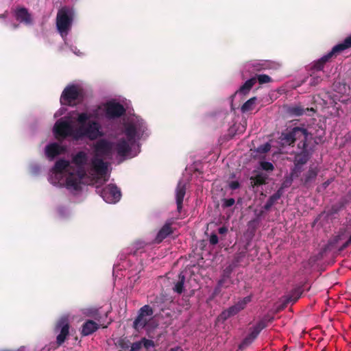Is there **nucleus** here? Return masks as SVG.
I'll return each instance as SVG.
<instances>
[{
    "instance_id": "nucleus-23",
    "label": "nucleus",
    "mask_w": 351,
    "mask_h": 351,
    "mask_svg": "<svg viewBox=\"0 0 351 351\" xmlns=\"http://www.w3.org/2000/svg\"><path fill=\"white\" fill-rule=\"evenodd\" d=\"M274 320V317L270 315H266L260 321H258L255 326L252 327L255 331L260 334L261 331L265 328L269 323H271Z\"/></svg>"
},
{
    "instance_id": "nucleus-26",
    "label": "nucleus",
    "mask_w": 351,
    "mask_h": 351,
    "mask_svg": "<svg viewBox=\"0 0 351 351\" xmlns=\"http://www.w3.org/2000/svg\"><path fill=\"white\" fill-rule=\"evenodd\" d=\"M302 293V288L298 287L294 288L289 294L287 298L288 302L295 303L300 298Z\"/></svg>"
},
{
    "instance_id": "nucleus-39",
    "label": "nucleus",
    "mask_w": 351,
    "mask_h": 351,
    "mask_svg": "<svg viewBox=\"0 0 351 351\" xmlns=\"http://www.w3.org/2000/svg\"><path fill=\"white\" fill-rule=\"evenodd\" d=\"M146 245L145 243L143 241H136L134 243V252L132 254L134 255H137L138 252L143 250Z\"/></svg>"
},
{
    "instance_id": "nucleus-1",
    "label": "nucleus",
    "mask_w": 351,
    "mask_h": 351,
    "mask_svg": "<svg viewBox=\"0 0 351 351\" xmlns=\"http://www.w3.org/2000/svg\"><path fill=\"white\" fill-rule=\"evenodd\" d=\"M309 136L308 130L303 127H294L281 133L280 140L282 145L293 146L296 141H300L298 147L301 152L295 154L293 162L297 165H304L309 160L307 151V140Z\"/></svg>"
},
{
    "instance_id": "nucleus-35",
    "label": "nucleus",
    "mask_w": 351,
    "mask_h": 351,
    "mask_svg": "<svg viewBox=\"0 0 351 351\" xmlns=\"http://www.w3.org/2000/svg\"><path fill=\"white\" fill-rule=\"evenodd\" d=\"M246 252L245 251L239 252L234 254V258L232 261L231 264L236 267L238 265L243 261V259L245 257Z\"/></svg>"
},
{
    "instance_id": "nucleus-57",
    "label": "nucleus",
    "mask_w": 351,
    "mask_h": 351,
    "mask_svg": "<svg viewBox=\"0 0 351 351\" xmlns=\"http://www.w3.org/2000/svg\"><path fill=\"white\" fill-rule=\"evenodd\" d=\"M349 242H351V235L349 237Z\"/></svg>"
},
{
    "instance_id": "nucleus-47",
    "label": "nucleus",
    "mask_w": 351,
    "mask_h": 351,
    "mask_svg": "<svg viewBox=\"0 0 351 351\" xmlns=\"http://www.w3.org/2000/svg\"><path fill=\"white\" fill-rule=\"evenodd\" d=\"M218 241H219V239H218V237L216 234L215 233H212L210 234V239H209V242L211 245H216L218 243Z\"/></svg>"
},
{
    "instance_id": "nucleus-49",
    "label": "nucleus",
    "mask_w": 351,
    "mask_h": 351,
    "mask_svg": "<svg viewBox=\"0 0 351 351\" xmlns=\"http://www.w3.org/2000/svg\"><path fill=\"white\" fill-rule=\"evenodd\" d=\"M350 245H351V242H349V239L346 242H345L339 249V251H343L346 248H347Z\"/></svg>"
},
{
    "instance_id": "nucleus-56",
    "label": "nucleus",
    "mask_w": 351,
    "mask_h": 351,
    "mask_svg": "<svg viewBox=\"0 0 351 351\" xmlns=\"http://www.w3.org/2000/svg\"><path fill=\"white\" fill-rule=\"evenodd\" d=\"M222 282H222V280H219V285H222Z\"/></svg>"
},
{
    "instance_id": "nucleus-31",
    "label": "nucleus",
    "mask_w": 351,
    "mask_h": 351,
    "mask_svg": "<svg viewBox=\"0 0 351 351\" xmlns=\"http://www.w3.org/2000/svg\"><path fill=\"white\" fill-rule=\"evenodd\" d=\"M280 197L281 193L279 191L271 195L265 205V208L266 210L269 209L274 204V203L280 198Z\"/></svg>"
},
{
    "instance_id": "nucleus-20",
    "label": "nucleus",
    "mask_w": 351,
    "mask_h": 351,
    "mask_svg": "<svg viewBox=\"0 0 351 351\" xmlns=\"http://www.w3.org/2000/svg\"><path fill=\"white\" fill-rule=\"evenodd\" d=\"M92 165L98 175L104 176L107 171V165L100 158H94L92 160Z\"/></svg>"
},
{
    "instance_id": "nucleus-6",
    "label": "nucleus",
    "mask_w": 351,
    "mask_h": 351,
    "mask_svg": "<svg viewBox=\"0 0 351 351\" xmlns=\"http://www.w3.org/2000/svg\"><path fill=\"white\" fill-rule=\"evenodd\" d=\"M53 133L58 140L72 136L75 139V130L70 122L62 119L58 120L53 126Z\"/></svg>"
},
{
    "instance_id": "nucleus-43",
    "label": "nucleus",
    "mask_w": 351,
    "mask_h": 351,
    "mask_svg": "<svg viewBox=\"0 0 351 351\" xmlns=\"http://www.w3.org/2000/svg\"><path fill=\"white\" fill-rule=\"evenodd\" d=\"M223 207L228 208L233 206L235 203V200L234 198L224 199L223 201Z\"/></svg>"
},
{
    "instance_id": "nucleus-19",
    "label": "nucleus",
    "mask_w": 351,
    "mask_h": 351,
    "mask_svg": "<svg viewBox=\"0 0 351 351\" xmlns=\"http://www.w3.org/2000/svg\"><path fill=\"white\" fill-rule=\"evenodd\" d=\"M99 328L98 324L93 320L86 321L82 326L81 335L88 336L92 335Z\"/></svg>"
},
{
    "instance_id": "nucleus-15",
    "label": "nucleus",
    "mask_w": 351,
    "mask_h": 351,
    "mask_svg": "<svg viewBox=\"0 0 351 351\" xmlns=\"http://www.w3.org/2000/svg\"><path fill=\"white\" fill-rule=\"evenodd\" d=\"M252 300V297L250 295L246 296L240 301H239L237 303H236L234 305L229 307L228 310L229 311L230 315L232 316L237 315L238 313H239L241 311L244 309L249 302H250Z\"/></svg>"
},
{
    "instance_id": "nucleus-45",
    "label": "nucleus",
    "mask_w": 351,
    "mask_h": 351,
    "mask_svg": "<svg viewBox=\"0 0 351 351\" xmlns=\"http://www.w3.org/2000/svg\"><path fill=\"white\" fill-rule=\"evenodd\" d=\"M322 81V78L319 76H316V77H313L311 78V80H310V85L311 86H317V84H319Z\"/></svg>"
},
{
    "instance_id": "nucleus-52",
    "label": "nucleus",
    "mask_w": 351,
    "mask_h": 351,
    "mask_svg": "<svg viewBox=\"0 0 351 351\" xmlns=\"http://www.w3.org/2000/svg\"><path fill=\"white\" fill-rule=\"evenodd\" d=\"M330 180H327V181H326L325 182H324V183L322 184V187H323L324 189H326V188L328 187V186L330 184Z\"/></svg>"
},
{
    "instance_id": "nucleus-25",
    "label": "nucleus",
    "mask_w": 351,
    "mask_h": 351,
    "mask_svg": "<svg viewBox=\"0 0 351 351\" xmlns=\"http://www.w3.org/2000/svg\"><path fill=\"white\" fill-rule=\"evenodd\" d=\"M154 314V309L149 305H144L142 306L138 312V315L136 317V322H140L142 316L145 317H150Z\"/></svg>"
},
{
    "instance_id": "nucleus-24",
    "label": "nucleus",
    "mask_w": 351,
    "mask_h": 351,
    "mask_svg": "<svg viewBox=\"0 0 351 351\" xmlns=\"http://www.w3.org/2000/svg\"><path fill=\"white\" fill-rule=\"evenodd\" d=\"M256 77H252V78L247 80L239 88V89L235 93V94H237V93H240V94H243V95L247 94L250 91V90L252 89L253 86L256 84Z\"/></svg>"
},
{
    "instance_id": "nucleus-12",
    "label": "nucleus",
    "mask_w": 351,
    "mask_h": 351,
    "mask_svg": "<svg viewBox=\"0 0 351 351\" xmlns=\"http://www.w3.org/2000/svg\"><path fill=\"white\" fill-rule=\"evenodd\" d=\"M82 176L80 174H69L66 179V185L68 189L78 191L81 189Z\"/></svg>"
},
{
    "instance_id": "nucleus-28",
    "label": "nucleus",
    "mask_w": 351,
    "mask_h": 351,
    "mask_svg": "<svg viewBox=\"0 0 351 351\" xmlns=\"http://www.w3.org/2000/svg\"><path fill=\"white\" fill-rule=\"evenodd\" d=\"M69 162L67 160L60 159L56 162L53 169L54 172L61 173L69 167Z\"/></svg>"
},
{
    "instance_id": "nucleus-14",
    "label": "nucleus",
    "mask_w": 351,
    "mask_h": 351,
    "mask_svg": "<svg viewBox=\"0 0 351 351\" xmlns=\"http://www.w3.org/2000/svg\"><path fill=\"white\" fill-rule=\"evenodd\" d=\"M173 232L171 228V222H166L164 226L160 229L158 231L154 241L156 243H161L165 239H166L169 235L172 234Z\"/></svg>"
},
{
    "instance_id": "nucleus-11",
    "label": "nucleus",
    "mask_w": 351,
    "mask_h": 351,
    "mask_svg": "<svg viewBox=\"0 0 351 351\" xmlns=\"http://www.w3.org/2000/svg\"><path fill=\"white\" fill-rule=\"evenodd\" d=\"M318 173L319 169L317 167L311 166L301 179L302 184L306 188L312 187L317 178Z\"/></svg>"
},
{
    "instance_id": "nucleus-9",
    "label": "nucleus",
    "mask_w": 351,
    "mask_h": 351,
    "mask_svg": "<svg viewBox=\"0 0 351 351\" xmlns=\"http://www.w3.org/2000/svg\"><path fill=\"white\" fill-rule=\"evenodd\" d=\"M96 156L110 157L113 154V142L105 138L98 140L93 145Z\"/></svg>"
},
{
    "instance_id": "nucleus-5",
    "label": "nucleus",
    "mask_w": 351,
    "mask_h": 351,
    "mask_svg": "<svg viewBox=\"0 0 351 351\" xmlns=\"http://www.w3.org/2000/svg\"><path fill=\"white\" fill-rule=\"evenodd\" d=\"M351 47V35L345 38V40L332 47L331 51L327 54L322 56L314 64V68L317 71H321L324 69V65L326 62L330 61L333 57H336L337 55L341 51Z\"/></svg>"
},
{
    "instance_id": "nucleus-16",
    "label": "nucleus",
    "mask_w": 351,
    "mask_h": 351,
    "mask_svg": "<svg viewBox=\"0 0 351 351\" xmlns=\"http://www.w3.org/2000/svg\"><path fill=\"white\" fill-rule=\"evenodd\" d=\"M15 16L17 21L26 25H30L32 23L31 14L25 8L17 9Z\"/></svg>"
},
{
    "instance_id": "nucleus-21",
    "label": "nucleus",
    "mask_w": 351,
    "mask_h": 351,
    "mask_svg": "<svg viewBox=\"0 0 351 351\" xmlns=\"http://www.w3.org/2000/svg\"><path fill=\"white\" fill-rule=\"evenodd\" d=\"M258 333L252 328H250V333L243 339L241 343L239 346V348L244 350L249 347L254 340L258 337Z\"/></svg>"
},
{
    "instance_id": "nucleus-29",
    "label": "nucleus",
    "mask_w": 351,
    "mask_h": 351,
    "mask_svg": "<svg viewBox=\"0 0 351 351\" xmlns=\"http://www.w3.org/2000/svg\"><path fill=\"white\" fill-rule=\"evenodd\" d=\"M84 314L86 316L92 317L97 321H99L101 318V316L99 313V309L94 307L86 308Z\"/></svg>"
},
{
    "instance_id": "nucleus-36",
    "label": "nucleus",
    "mask_w": 351,
    "mask_h": 351,
    "mask_svg": "<svg viewBox=\"0 0 351 351\" xmlns=\"http://www.w3.org/2000/svg\"><path fill=\"white\" fill-rule=\"evenodd\" d=\"M302 167L303 165H297L295 163H294V167L291 169L290 173L291 178H296L300 176L302 171Z\"/></svg>"
},
{
    "instance_id": "nucleus-8",
    "label": "nucleus",
    "mask_w": 351,
    "mask_h": 351,
    "mask_svg": "<svg viewBox=\"0 0 351 351\" xmlns=\"http://www.w3.org/2000/svg\"><path fill=\"white\" fill-rule=\"evenodd\" d=\"M81 95L82 90L77 86L74 84L67 86L62 93L60 102L62 104L71 106Z\"/></svg>"
},
{
    "instance_id": "nucleus-32",
    "label": "nucleus",
    "mask_w": 351,
    "mask_h": 351,
    "mask_svg": "<svg viewBox=\"0 0 351 351\" xmlns=\"http://www.w3.org/2000/svg\"><path fill=\"white\" fill-rule=\"evenodd\" d=\"M305 109L301 106H294L289 108L288 112L293 116H301L304 114Z\"/></svg>"
},
{
    "instance_id": "nucleus-55",
    "label": "nucleus",
    "mask_w": 351,
    "mask_h": 351,
    "mask_svg": "<svg viewBox=\"0 0 351 351\" xmlns=\"http://www.w3.org/2000/svg\"><path fill=\"white\" fill-rule=\"evenodd\" d=\"M306 110H311V111H314L313 108H310V109L307 108Z\"/></svg>"
},
{
    "instance_id": "nucleus-44",
    "label": "nucleus",
    "mask_w": 351,
    "mask_h": 351,
    "mask_svg": "<svg viewBox=\"0 0 351 351\" xmlns=\"http://www.w3.org/2000/svg\"><path fill=\"white\" fill-rule=\"evenodd\" d=\"M235 266H233L232 264H230L224 270H223V276L228 278L231 274L233 269L235 268Z\"/></svg>"
},
{
    "instance_id": "nucleus-2",
    "label": "nucleus",
    "mask_w": 351,
    "mask_h": 351,
    "mask_svg": "<svg viewBox=\"0 0 351 351\" xmlns=\"http://www.w3.org/2000/svg\"><path fill=\"white\" fill-rule=\"evenodd\" d=\"M147 129L145 122L143 120H137L135 122H130L125 125L123 133L127 137L119 138L113 142V153L115 152L120 157H125L131 150L136 139L143 136Z\"/></svg>"
},
{
    "instance_id": "nucleus-17",
    "label": "nucleus",
    "mask_w": 351,
    "mask_h": 351,
    "mask_svg": "<svg viewBox=\"0 0 351 351\" xmlns=\"http://www.w3.org/2000/svg\"><path fill=\"white\" fill-rule=\"evenodd\" d=\"M58 326L60 327L61 329L60 334L57 336L56 342L59 346H60L64 342L69 335V325L66 321L62 320L58 324Z\"/></svg>"
},
{
    "instance_id": "nucleus-33",
    "label": "nucleus",
    "mask_w": 351,
    "mask_h": 351,
    "mask_svg": "<svg viewBox=\"0 0 351 351\" xmlns=\"http://www.w3.org/2000/svg\"><path fill=\"white\" fill-rule=\"evenodd\" d=\"M256 98L255 97L250 98L246 101L241 106V110L243 112H248L253 108Z\"/></svg>"
},
{
    "instance_id": "nucleus-54",
    "label": "nucleus",
    "mask_w": 351,
    "mask_h": 351,
    "mask_svg": "<svg viewBox=\"0 0 351 351\" xmlns=\"http://www.w3.org/2000/svg\"><path fill=\"white\" fill-rule=\"evenodd\" d=\"M179 349H180L179 347H176V348H171L169 351H178Z\"/></svg>"
},
{
    "instance_id": "nucleus-42",
    "label": "nucleus",
    "mask_w": 351,
    "mask_h": 351,
    "mask_svg": "<svg viewBox=\"0 0 351 351\" xmlns=\"http://www.w3.org/2000/svg\"><path fill=\"white\" fill-rule=\"evenodd\" d=\"M232 315H230L229 311L227 309L223 311L221 314L219 315L218 319L221 321H226L228 318L231 317Z\"/></svg>"
},
{
    "instance_id": "nucleus-3",
    "label": "nucleus",
    "mask_w": 351,
    "mask_h": 351,
    "mask_svg": "<svg viewBox=\"0 0 351 351\" xmlns=\"http://www.w3.org/2000/svg\"><path fill=\"white\" fill-rule=\"evenodd\" d=\"M92 117V114L87 112H82L78 114L77 122L79 126L75 130V139L87 137L93 141L102 135L99 131L100 125L98 122L88 121Z\"/></svg>"
},
{
    "instance_id": "nucleus-27",
    "label": "nucleus",
    "mask_w": 351,
    "mask_h": 351,
    "mask_svg": "<svg viewBox=\"0 0 351 351\" xmlns=\"http://www.w3.org/2000/svg\"><path fill=\"white\" fill-rule=\"evenodd\" d=\"M87 156L84 152H77L73 158V162L77 166H82L86 163Z\"/></svg>"
},
{
    "instance_id": "nucleus-41",
    "label": "nucleus",
    "mask_w": 351,
    "mask_h": 351,
    "mask_svg": "<svg viewBox=\"0 0 351 351\" xmlns=\"http://www.w3.org/2000/svg\"><path fill=\"white\" fill-rule=\"evenodd\" d=\"M141 342L143 345L144 348L147 350H149L151 348L155 347V343H154V341H152L151 339H147L143 338V339H142Z\"/></svg>"
},
{
    "instance_id": "nucleus-4",
    "label": "nucleus",
    "mask_w": 351,
    "mask_h": 351,
    "mask_svg": "<svg viewBox=\"0 0 351 351\" xmlns=\"http://www.w3.org/2000/svg\"><path fill=\"white\" fill-rule=\"evenodd\" d=\"M75 16V12L73 8L63 6L58 10L56 16V26L58 32L62 34H67L72 26Z\"/></svg>"
},
{
    "instance_id": "nucleus-18",
    "label": "nucleus",
    "mask_w": 351,
    "mask_h": 351,
    "mask_svg": "<svg viewBox=\"0 0 351 351\" xmlns=\"http://www.w3.org/2000/svg\"><path fill=\"white\" fill-rule=\"evenodd\" d=\"M64 150V148L56 143L47 145L45 147V154L47 157L53 158L60 155Z\"/></svg>"
},
{
    "instance_id": "nucleus-50",
    "label": "nucleus",
    "mask_w": 351,
    "mask_h": 351,
    "mask_svg": "<svg viewBox=\"0 0 351 351\" xmlns=\"http://www.w3.org/2000/svg\"><path fill=\"white\" fill-rule=\"evenodd\" d=\"M228 232V228L226 227V226H222V227H220L219 229H218V232L220 234H226Z\"/></svg>"
},
{
    "instance_id": "nucleus-13",
    "label": "nucleus",
    "mask_w": 351,
    "mask_h": 351,
    "mask_svg": "<svg viewBox=\"0 0 351 351\" xmlns=\"http://www.w3.org/2000/svg\"><path fill=\"white\" fill-rule=\"evenodd\" d=\"M186 194V186L185 184L180 182L176 189V198L177 210L179 213L181 212L182 208L183 199Z\"/></svg>"
},
{
    "instance_id": "nucleus-10",
    "label": "nucleus",
    "mask_w": 351,
    "mask_h": 351,
    "mask_svg": "<svg viewBox=\"0 0 351 351\" xmlns=\"http://www.w3.org/2000/svg\"><path fill=\"white\" fill-rule=\"evenodd\" d=\"M105 112L107 118L114 119L123 115L125 112V109L120 103L110 101L105 106Z\"/></svg>"
},
{
    "instance_id": "nucleus-38",
    "label": "nucleus",
    "mask_w": 351,
    "mask_h": 351,
    "mask_svg": "<svg viewBox=\"0 0 351 351\" xmlns=\"http://www.w3.org/2000/svg\"><path fill=\"white\" fill-rule=\"evenodd\" d=\"M261 168L266 171H272L274 169V166L270 162L261 161L260 162Z\"/></svg>"
},
{
    "instance_id": "nucleus-48",
    "label": "nucleus",
    "mask_w": 351,
    "mask_h": 351,
    "mask_svg": "<svg viewBox=\"0 0 351 351\" xmlns=\"http://www.w3.org/2000/svg\"><path fill=\"white\" fill-rule=\"evenodd\" d=\"M239 186H240V184L238 181H232L229 184V187L232 190H236V189H239Z\"/></svg>"
},
{
    "instance_id": "nucleus-53",
    "label": "nucleus",
    "mask_w": 351,
    "mask_h": 351,
    "mask_svg": "<svg viewBox=\"0 0 351 351\" xmlns=\"http://www.w3.org/2000/svg\"><path fill=\"white\" fill-rule=\"evenodd\" d=\"M119 346L121 347V348H125V346H124V343H123V340H121L119 343Z\"/></svg>"
},
{
    "instance_id": "nucleus-37",
    "label": "nucleus",
    "mask_w": 351,
    "mask_h": 351,
    "mask_svg": "<svg viewBox=\"0 0 351 351\" xmlns=\"http://www.w3.org/2000/svg\"><path fill=\"white\" fill-rule=\"evenodd\" d=\"M255 77L260 84L269 83L272 81L271 77L265 74L256 75Z\"/></svg>"
},
{
    "instance_id": "nucleus-40",
    "label": "nucleus",
    "mask_w": 351,
    "mask_h": 351,
    "mask_svg": "<svg viewBox=\"0 0 351 351\" xmlns=\"http://www.w3.org/2000/svg\"><path fill=\"white\" fill-rule=\"evenodd\" d=\"M271 149V145L269 143H266L263 145H260L257 148V152L260 154H265L268 152Z\"/></svg>"
},
{
    "instance_id": "nucleus-30",
    "label": "nucleus",
    "mask_w": 351,
    "mask_h": 351,
    "mask_svg": "<svg viewBox=\"0 0 351 351\" xmlns=\"http://www.w3.org/2000/svg\"><path fill=\"white\" fill-rule=\"evenodd\" d=\"M185 282V276L182 272L178 275V281L176 283L173 290L178 293H182L184 290V284Z\"/></svg>"
},
{
    "instance_id": "nucleus-46",
    "label": "nucleus",
    "mask_w": 351,
    "mask_h": 351,
    "mask_svg": "<svg viewBox=\"0 0 351 351\" xmlns=\"http://www.w3.org/2000/svg\"><path fill=\"white\" fill-rule=\"evenodd\" d=\"M142 348V343L141 341L134 342L132 344L130 351H139Z\"/></svg>"
},
{
    "instance_id": "nucleus-22",
    "label": "nucleus",
    "mask_w": 351,
    "mask_h": 351,
    "mask_svg": "<svg viewBox=\"0 0 351 351\" xmlns=\"http://www.w3.org/2000/svg\"><path fill=\"white\" fill-rule=\"evenodd\" d=\"M268 175L263 172H258L256 175L250 178L251 186L254 188L267 183Z\"/></svg>"
},
{
    "instance_id": "nucleus-34",
    "label": "nucleus",
    "mask_w": 351,
    "mask_h": 351,
    "mask_svg": "<svg viewBox=\"0 0 351 351\" xmlns=\"http://www.w3.org/2000/svg\"><path fill=\"white\" fill-rule=\"evenodd\" d=\"M140 321V322L137 323L136 318L133 322V327L136 330H139L140 329L144 328L148 324L149 319L147 318V317L142 316Z\"/></svg>"
},
{
    "instance_id": "nucleus-7",
    "label": "nucleus",
    "mask_w": 351,
    "mask_h": 351,
    "mask_svg": "<svg viewBox=\"0 0 351 351\" xmlns=\"http://www.w3.org/2000/svg\"><path fill=\"white\" fill-rule=\"evenodd\" d=\"M97 190L101 197L107 203H116L119 201L121 196L120 189L113 184H110L104 188Z\"/></svg>"
},
{
    "instance_id": "nucleus-51",
    "label": "nucleus",
    "mask_w": 351,
    "mask_h": 351,
    "mask_svg": "<svg viewBox=\"0 0 351 351\" xmlns=\"http://www.w3.org/2000/svg\"><path fill=\"white\" fill-rule=\"evenodd\" d=\"M340 239H341L340 235H337V236L333 238V239L330 241V244L332 245V244L337 243L340 240Z\"/></svg>"
}]
</instances>
